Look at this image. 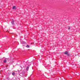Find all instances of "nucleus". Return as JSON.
<instances>
[{
  "mask_svg": "<svg viewBox=\"0 0 80 80\" xmlns=\"http://www.w3.org/2000/svg\"><path fill=\"white\" fill-rule=\"evenodd\" d=\"M64 54L65 55H67L68 56H70V54L69 53H68V51H66L64 52Z\"/></svg>",
  "mask_w": 80,
  "mask_h": 80,
  "instance_id": "1",
  "label": "nucleus"
},
{
  "mask_svg": "<svg viewBox=\"0 0 80 80\" xmlns=\"http://www.w3.org/2000/svg\"><path fill=\"white\" fill-rule=\"evenodd\" d=\"M21 44H26V42H25L23 41H22L21 42Z\"/></svg>",
  "mask_w": 80,
  "mask_h": 80,
  "instance_id": "2",
  "label": "nucleus"
},
{
  "mask_svg": "<svg viewBox=\"0 0 80 80\" xmlns=\"http://www.w3.org/2000/svg\"><path fill=\"white\" fill-rule=\"evenodd\" d=\"M12 25H14V21L13 20H12V21L11 22Z\"/></svg>",
  "mask_w": 80,
  "mask_h": 80,
  "instance_id": "3",
  "label": "nucleus"
},
{
  "mask_svg": "<svg viewBox=\"0 0 80 80\" xmlns=\"http://www.w3.org/2000/svg\"><path fill=\"white\" fill-rule=\"evenodd\" d=\"M3 62L4 63H6L7 62V60L6 59H5L4 61H3Z\"/></svg>",
  "mask_w": 80,
  "mask_h": 80,
  "instance_id": "4",
  "label": "nucleus"
},
{
  "mask_svg": "<svg viewBox=\"0 0 80 80\" xmlns=\"http://www.w3.org/2000/svg\"><path fill=\"white\" fill-rule=\"evenodd\" d=\"M15 74V72H13L12 73V75H14Z\"/></svg>",
  "mask_w": 80,
  "mask_h": 80,
  "instance_id": "5",
  "label": "nucleus"
},
{
  "mask_svg": "<svg viewBox=\"0 0 80 80\" xmlns=\"http://www.w3.org/2000/svg\"><path fill=\"white\" fill-rule=\"evenodd\" d=\"M15 8H16L15 6H14L12 7V9H15Z\"/></svg>",
  "mask_w": 80,
  "mask_h": 80,
  "instance_id": "6",
  "label": "nucleus"
},
{
  "mask_svg": "<svg viewBox=\"0 0 80 80\" xmlns=\"http://www.w3.org/2000/svg\"><path fill=\"white\" fill-rule=\"evenodd\" d=\"M26 70H27L28 71V67H27L26 68Z\"/></svg>",
  "mask_w": 80,
  "mask_h": 80,
  "instance_id": "7",
  "label": "nucleus"
},
{
  "mask_svg": "<svg viewBox=\"0 0 80 80\" xmlns=\"http://www.w3.org/2000/svg\"><path fill=\"white\" fill-rule=\"evenodd\" d=\"M26 47H27V48H29V47H30V46L27 45V46H26Z\"/></svg>",
  "mask_w": 80,
  "mask_h": 80,
  "instance_id": "8",
  "label": "nucleus"
},
{
  "mask_svg": "<svg viewBox=\"0 0 80 80\" xmlns=\"http://www.w3.org/2000/svg\"><path fill=\"white\" fill-rule=\"evenodd\" d=\"M8 80H10V78H9V77H8Z\"/></svg>",
  "mask_w": 80,
  "mask_h": 80,
  "instance_id": "9",
  "label": "nucleus"
},
{
  "mask_svg": "<svg viewBox=\"0 0 80 80\" xmlns=\"http://www.w3.org/2000/svg\"><path fill=\"white\" fill-rule=\"evenodd\" d=\"M68 28V30H70V28L69 27Z\"/></svg>",
  "mask_w": 80,
  "mask_h": 80,
  "instance_id": "10",
  "label": "nucleus"
}]
</instances>
